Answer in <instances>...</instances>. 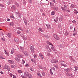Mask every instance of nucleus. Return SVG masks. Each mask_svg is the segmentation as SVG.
I'll return each mask as SVG.
<instances>
[{"instance_id": "28", "label": "nucleus", "mask_w": 78, "mask_h": 78, "mask_svg": "<svg viewBox=\"0 0 78 78\" xmlns=\"http://www.w3.org/2000/svg\"><path fill=\"white\" fill-rule=\"evenodd\" d=\"M74 12L75 14H76V13H78V11H77V10H76V9L74 10Z\"/></svg>"}, {"instance_id": "27", "label": "nucleus", "mask_w": 78, "mask_h": 78, "mask_svg": "<svg viewBox=\"0 0 78 78\" xmlns=\"http://www.w3.org/2000/svg\"><path fill=\"white\" fill-rule=\"evenodd\" d=\"M51 49H52L53 50V51H55L56 50V49H55V48L54 47H51Z\"/></svg>"}, {"instance_id": "40", "label": "nucleus", "mask_w": 78, "mask_h": 78, "mask_svg": "<svg viewBox=\"0 0 78 78\" xmlns=\"http://www.w3.org/2000/svg\"><path fill=\"white\" fill-rule=\"evenodd\" d=\"M51 15H55V12L54 11L51 12Z\"/></svg>"}, {"instance_id": "48", "label": "nucleus", "mask_w": 78, "mask_h": 78, "mask_svg": "<svg viewBox=\"0 0 78 78\" xmlns=\"http://www.w3.org/2000/svg\"><path fill=\"white\" fill-rule=\"evenodd\" d=\"M14 51L13 50H12L11 53V54H13L14 53Z\"/></svg>"}, {"instance_id": "5", "label": "nucleus", "mask_w": 78, "mask_h": 78, "mask_svg": "<svg viewBox=\"0 0 78 78\" xmlns=\"http://www.w3.org/2000/svg\"><path fill=\"white\" fill-rule=\"evenodd\" d=\"M58 62V60L52 59L51 60V62H52V63H54L57 62Z\"/></svg>"}, {"instance_id": "13", "label": "nucleus", "mask_w": 78, "mask_h": 78, "mask_svg": "<svg viewBox=\"0 0 78 78\" xmlns=\"http://www.w3.org/2000/svg\"><path fill=\"white\" fill-rule=\"evenodd\" d=\"M11 9L13 10H15L16 9V7L15 5H13L11 7Z\"/></svg>"}, {"instance_id": "17", "label": "nucleus", "mask_w": 78, "mask_h": 78, "mask_svg": "<svg viewBox=\"0 0 78 78\" xmlns=\"http://www.w3.org/2000/svg\"><path fill=\"white\" fill-rule=\"evenodd\" d=\"M55 10V11H57L58 10V7H54L53 8Z\"/></svg>"}, {"instance_id": "31", "label": "nucleus", "mask_w": 78, "mask_h": 78, "mask_svg": "<svg viewBox=\"0 0 78 78\" xmlns=\"http://www.w3.org/2000/svg\"><path fill=\"white\" fill-rule=\"evenodd\" d=\"M31 60L32 62H34V63L36 62V60H35L31 59Z\"/></svg>"}, {"instance_id": "39", "label": "nucleus", "mask_w": 78, "mask_h": 78, "mask_svg": "<svg viewBox=\"0 0 78 78\" xmlns=\"http://www.w3.org/2000/svg\"><path fill=\"white\" fill-rule=\"evenodd\" d=\"M24 22L25 25H27V21L26 20H24Z\"/></svg>"}, {"instance_id": "4", "label": "nucleus", "mask_w": 78, "mask_h": 78, "mask_svg": "<svg viewBox=\"0 0 78 78\" xmlns=\"http://www.w3.org/2000/svg\"><path fill=\"white\" fill-rule=\"evenodd\" d=\"M22 52L23 53H24V55H25V56H28L29 55V53H28V51H23Z\"/></svg>"}, {"instance_id": "63", "label": "nucleus", "mask_w": 78, "mask_h": 78, "mask_svg": "<svg viewBox=\"0 0 78 78\" xmlns=\"http://www.w3.org/2000/svg\"><path fill=\"white\" fill-rule=\"evenodd\" d=\"M0 73H1V74H3L4 73H3V72H2V71H1L0 72Z\"/></svg>"}, {"instance_id": "49", "label": "nucleus", "mask_w": 78, "mask_h": 78, "mask_svg": "<svg viewBox=\"0 0 78 78\" xmlns=\"http://www.w3.org/2000/svg\"><path fill=\"white\" fill-rule=\"evenodd\" d=\"M34 58H35V59H36L37 57L36 56V55H34Z\"/></svg>"}, {"instance_id": "64", "label": "nucleus", "mask_w": 78, "mask_h": 78, "mask_svg": "<svg viewBox=\"0 0 78 78\" xmlns=\"http://www.w3.org/2000/svg\"><path fill=\"white\" fill-rule=\"evenodd\" d=\"M54 21H55L56 23L57 22V20L55 19L54 20Z\"/></svg>"}, {"instance_id": "46", "label": "nucleus", "mask_w": 78, "mask_h": 78, "mask_svg": "<svg viewBox=\"0 0 78 78\" xmlns=\"http://www.w3.org/2000/svg\"><path fill=\"white\" fill-rule=\"evenodd\" d=\"M64 8L65 9H67V5H64Z\"/></svg>"}, {"instance_id": "58", "label": "nucleus", "mask_w": 78, "mask_h": 78, "mask_svg": "<svg viewBox=\"0 0 78 78\" xmlns=\"http://www.w3.org/2000/svg\"><path fill=\"white\" fill-rule=\"evenodd\" d=\"M26 32L27 33H29V31L28 30H26Z\"/></svg>"}, {"instance_id": "34", "label": "nucleus", "mask_w": 78, "mask_h": 78, "mask_svg": "<svg viewBox=\"0 0 78 78\" xmlns=\"http://www.w3.org/2000/svg\"><path fill=\"white\" fill-rule=\"evenodd\" d=\"M1 41H5V38L4 37L1 38Z\"/></svg>"}, {"instance_id": "24", "label": "nucleus", "mask_w": 78, "mask_h": 78, "mask_svg": "<svg viewBox=\"0 0 78 78\" xmlns=\"http://www.w3.org/2000/svg\"><path fill=\"white\" fill-rule=\"evenodd\" d=\"M74 67L75 69V71H76H76H77V70H78V67H77L76 66H74Z\"/></svg>"}, {"instance_id": "11", "label": "nucleus", "mask_w": 78, "mask_h": 78, "mask_svg": "<svg viewBox=\"0 0 78 78\" xmlns=\"http://www.w3.org/2000/svg\"><path fill=\"white\" fill-rule=\"evenodd\" d=\"M10 64H14V62L13 61V60H8Z\"/></svg>"}, {"instance_id": "15", "label": "nucleus", "mask_w": 78, "mask_h": 78, "mask_svg": "<svg viewBox=\"0 0 78 78\" xmlns=\"http://www.w3.org/2000/svg\"><path fill=\"white\" fill-rule=\"evenodd\" d=\"M12 34L10 33H8V34H7V36L9 37V38H11V36Z\"/></svg>"}, {"instance_id": "36", "label": "nucleus", "mask_w": 78, "mask_h": 78, "mask_svg": "<svg viewBox=\"0 0 78 78\" xmlns=\"http://www.w3.org/2000/svg\"><path fill=\"white\" fill-rule=\"evenodd\" d=\"M29 65L27 63L25 65V66L26 67H29Z\"/></svg>"}, {"instance_id": "44", "label": "nucleus", "mask_w": 78, "mask_h": 78, "mask_svg": "<svg viewBox=\"0 0 78 78\" xmlns=\"http://www.w3.org/2000/svg\"><path fill=\"white\" fill-rule=\"evenodd\" d=\"M62 66L65 67H67V65L66 64H63Z\"/></svg>"}, {"instance_id": "47", "label": "nucleus", "mask_w": 78, "mask_h": 78, "mask_svg": "<svg viewBox=\"0 0 78 78\" xmlns=\"http://www.w3.org/2000/svg\"><path fill=\"white\" fill-rule=\"evenodd\" d=\"M62 62H64V61L61 62H60V63L61 65H62V66L63 65V64H64V63H62Z\"/></svg>"}, {"instance_id": "59", "label": "nucleus", "mask_w": 78, "mask_h": 78, "mask_svg": "<svg viewBox=\"0 0 78 78\" xmlns=\"http://www.w3.org/2000/svg\"><path fill=\"white\" fill-rule=\"evenodd\" d=\"M16 78V76H15L14 75H13V77H12V78Z\"/></svg>"}, {"instance_id": "54", "label": "nucleus", "mask_w": 78, "mask_h": 78, "mask_svg": "<svg viewBox=\"0 0 78 78\" xmlns=\"http://www.w3.org/2000/svg\"><path fill=\"white\" fill-rule=\"evenodd\" d=\"M50 53H47V55H48V56H50Z\"/></svg>"}, {"instance_id": "2", "label": "nucleus", "mask_w": 78, "mask_h": 78, "mask_svg": "<svg viewBox=\"0 0 78 78\" xmlns=\"http://www.w3.org/2000/svg\"><path fill=\"white\" fill-rule=\"evenodd\" d=\"M4 69H7L8 71H10V68L9 67L8 65L5 64L4 66Z\"/></svg>"}, {"instance_id": "45", "label": "nucleus", "mask_w": 78, "mask_h": 78, "mask_svg": "<svg viewBox=\"0 0 78 78\" xmlns=\"http://www.w3.org/2000/svg\"><path fill=\"white\" fill-rule=\"evenodd\" d=\"M28 77L30 78H32V76L31 74L29 75Z\"/></svg>"}, {"instance_id": "14", "label": "nucleus", "mask_w": 78, "mask_h": 78, "mask_svg": "<svg viewBox=\"0 0 78 78\" xmlns=\"http://www.w3.org/2000/svg\"><path fill=\"white\" fill-rule=\"evenodd\" d=\"M30 49L32 52H33H33H34V48H33V47L32 46H31Z\"/></svg>"}, {"instance_id": "21", "label": "nucleus", "mask_w": 78, "mask_h": 78, "mask_svg": "<svg viewBox=\"0 0 78 78\" xmlns=\"http://www.w3.org/2000/svg\"><path fill=\"white\" fill-rule=\"evenodd\" d=\"M22 64L23 65H24V64L25 63V60L24 59H22Z\"/></svg>"}, {"instance_id": "7", "label": "nucleus", "mask_w": 78, "mask_h": 78, "mask_svg": "<svg viewBox=\"0 0 78 78\" xmlns=\"http://www.w3.org/2000/svg\"><path fill=\"white\" fill-rule=\"evenodd\" d=\"M24 75H25L26 78H27V77H28V76H29V74H28V72H25Z\"/></svg>"}, {"instance_id": "51", "label": "nucleus", "mask_w": 78, "mask_h": 78, "mask_svg": "<svg viewBox=\"0 0 78 78\" xmlns=\"http://www.w3.org/2000/svg\"><path fill=\"white\" fill-rule=\"evenodd\" d=\"M39 68L40 69H43V68L41 66H39Z\"/></svg>"}, {"instance_id": "12", "label": "nucleus", "mask_w": 78, "mask_h": 78, "mask_svg": "<svg viewBox=\"0 0 78 78\" xmlns=\"http://www.w3.org/2000/svg\"><path fill=\"white\" fill-rule=\"evenodd\" d=\"M70 69L69 68L65 69V71H66V72H67V73H69V72H70Z\"/></svg>"}, {"instance_id": "18", "label": "nucleus", "mask_w": 78, "mask_h": 78, "mask_svg": "<svg viewBox=\"0 0 78 78\" xmlns=\"http://www.w3.org/2000/svg\"><path fill=\"white\" fill-rule=\"evenodd\" d=\"M41 73L43 76H45V72H41Z\"/></svg>"}, {"instance_id": "35", "label": "nucleus", "mask_w": 78, "mask_h": 78, "mask_svg": "<svg viewBox=\"0 0 78 78\" xmlns=\"http://www.w3.org/2000/svg\"><path fill=\"white\" fill-rule=\"evenodd\" d=\"M61 9L62 11H66V9L64 7H61Z\"/></svg>"}, {"instance_id": "6", "label": "nucleus", "mask_w": 78, "mask_h": 78, "mask_svg": "<svg viewBox=\"0 0 78 78\" xmlns=\"http://www.w3.org/2000/svg\"><path fill=\"white\" fill-rule=\"evenodd\" d=\"M46 48L47 50V51H48L50 52L51 51V49H50V48L48 46H46Z\"/></svg>"}, {"instance_id": "42", "label": "nucleus", "mask_w": 78, "mask_h": 78, "mask_svg": "<svg viewBox=\"0 0 78 78\" xmlns=\"http://www.w3.org/2000/svg\"><path fill=\"white\" fill-rule=\"evenodd\" d=\"M9 75H10V76L11 77H12V76H13V74H12L11 73H10L9 74Z\"/></svg>"}, {"instance_id": "3", "label": "nucleus", "mask_w": 78, "mask_h": 78, "mask_svg": "<svg viewBox=\"0 0 78 78\" xmlns=\"http://www.w3.org/2000/svg\"><path fill=\"white\" fill-rule=\"evenodd\" d=\"M55 39L56 40H59V37L57 35L54 34L53 35Z\"/></svg>"}, {"instance_id": "61", "label": "nucleus", "mask_w": 78, "mask_h": 78, "mask_svg": "<svg viewBox=\"0 0 78 78\" xmlns=\"http://www.w3.org/2000/svg\"><path fill=\"white\" fill-rule=\"evenodd\" d=\"M72 22L73 23H75V22H76V21H75V20H73L72 21Z\"/></svg>"}, {"instance_id": "25", "label": "nucleus", "mask_w": 78, "mask_h": 78, "mask_svg": "<svg viewBox=\"0 0 78 78\" xmlns=\"http://www.w3.org/2000/svg\"><path fill=\"white\" fill-rule=\"evenodd\" d=\"M47 43L48 44L50 45H51L52 46V47H53V44H51V43L48 41Z\"/></svg>"}, {"instance_id": "32", "label": "nucleus", "mask_w": 78, "mask_h": 78, "mask_svg": "<svg viewBox=\"0 0 78 78\" xmlns=\"http://www.w3.org/2000/svg\"><path fill=\"white\" fill-rule=\"evenodd\" d=\"M10 25L11 27L13 25H14V23H10Z\"/></svg>"}, {"instance_id": "53", "label": "nucleus", "mask_w": 78, "mask_h": 78, "mask_svg": "<svg viewBox=\"0 0 78 78\" xmlns=\"http://www.w3.org/2000/svg\"><path fill=\"white\" fill-rule=\"evenodd\" d=\"M0 6H1L2 7H4L5 6H4L3 5L0 4Z\"/></svg>"}, {"instance_id": "57", "label": "nucleus", "mask_w": 78, "mask_h": 78, "mask_svg": "<svg viewBox=\"0 0 78 78\" xmlns=\"http://www.w3.org/2000/svg\"><path fill=\"white\" fill-rule=\"evenodd\" d=\"M66 75H67V76H69L70 74L68 73H67L66 74Z\"/></svg>"}, {"instance_id": "50", "label": "nucleus", "mask_w": 78, "mask_h": 78, "mask_svg": "<svg viewBox=\"0 0 78 78\" xmlns=\"http://www.w3.org/2000/svg\"><path fill=\"white\" fill-rule=\"evenodd\" d=\"M65 34L66 35H68V34H69V33L67 32V31H66V32H65Z\"/></svg>"}, {"instance_id": "16", "label": "nucleus", "mask_w": 78, "mask_h": 78, "mask_svg": "<svg viewBox=\"0 0 78 78\" xmlns=\"http://www.w3.org/2000/svg\"><path fill=\"white\" fill-rule=\"evenodd\" d=\"M18 58H22V54H19L17 56Z\"/></svg>"}, {"instance_id": "20", "label": "nucleus", "mask_w": 78, "mask_h": 78, "mask_svg": "<svg viewBox=\"0 0 78 78\" xmlns=\"http://www.w3.org/2000/svg\"><path fill=\"white\" fill-rule=\"evenodd\" d=\"M15 32L17 34H19L20 33V32L19 30H15Z\"/></svg>"}, {"instance_id": "30", "label": "nucleus", "mask_w": 78, "mask_h": 78, "mask_svg": "<svg viewBox=\"0 0 78 78\" xmlns=\"http://www.w3.org/2000/svg\"><path fill=\"white\" fill-rule=\"evenodd\" d=\"M50 73L51 75H53V72H52V70H51V69H50Z\"/></svg>"}, {"instance_id": "62", "label": "nucleus", "mask_w": 78, "mask_h": 78, "mask_svg": "<svg viewBox=\"0 0 78 78\" xmlns=\"http://www.w3.org/2000/svg\"><path fill=\"white\" fill-rule=\"evenodd\" d=\"M11 67L12 68H14V66L13 65H11Z\"/></svg>"}, {"instance_id": "22", "label": "nucleus", "mask_w": 78, "mask_h": 78, "mask_svg": "<svg viewBox=\"0 0 78 78\" xmlns=\"http://www.w3.org/2000/svg\"><path fill=\"white\" fill-rule=\"evenodd\" d=\"M70 8H71V9L73 8H75V5H74L73 4H71L70 6Z\"/></svg>"}, {"instance_id": "37", "label": "nucleus", "mask_w": 78, "mask_h": 78, "mask_svg": "<svg viewBox=\"0 0 78 78\" xmlns=\"http://www.w3.org/2000/svg\"><path fill=\"white\" fill-rule=\"evenodd\" d=\"M21 77H22V78H26V76H25V75H24L23 74H22L21 75Z\"/></svg>"}, {"instance_id": "23", "label": "nucleus", "mask_w": 78, "mask_h": 78, "mask_svg": "<svg viewBox=\"0 0 78 78\" xmlns=\"http://www.w3.org/2000/svg\"><path fill=\"white\" fill-rule=\"evenodd\" d=\"M14 40H15V41L16 42H18V41H19V39H18V38H15Z\"/></svg>"}, {"instance_id": "8", "label": "nucleus", "mask_w": 78, "mask_h": 78, "mask_svg": "<svg viewBox=\"0 0 78 78\" xmlns=\"http://www.w3.org/2000/svg\"><path fill=\"white\" fill-rule=\"evenodd\" d=\"M15 60L17 62H19V61H20V58H19L17 57H16L15 58Z\"/></svg>"}, {"instance_id": "60", "label": "nucleus", "mask_w": 78, "mask_h": 78, "mask_svg": "<svg viewBox=\"0 0 78 78\" xmlns=\"http://www.w3.org/2000/svg\"><path fill=\"white\" fill-rule=\"evenodd\" d=\"M29 2L30 3H32V1L31 0H29Z\"/></svg>"}, {"instance_id": "26", "label": "nucleus", "mask_w": 78, "mask_h": 78, "mask_svg": "<svg viewBox=\"0 0 78 78\" xmlns=\"http://www.w3.org/2000/svg\"><path fill=\"white\" fill-rule=\"evenodd\" d=\"M38 30L40 31L41 32H44V30H42V28H40L38 29Z\"/></svg>"}, {"instance_id": "55", "label": "nucleus", "mask_w": 78, "mask_h": 78, "mask_svg": "<svg viewBox=\"0 0 78 78\" xmlns=\"http://www.w3.org/2000/svg\"><path fill=\"white\" fill-rule=\"evenodd\" d=\"M70 30H72L73 28V26H71V27H70Z\"/></svg>"}, {"instance_id": "52", "label": "nucleus", "mask_w": 78, "mask_h": 78, "mask_svg": "<svg viewBox=\"0 0 78 78\" xmlns=\"http://www.w3.org/2000/svg\"><path fill=\"white\" fill-rule=\"evenodd\" d=\"M51 0L52 2H53L54 3H56V1H55V0Z\"/></svg>"}, {"instance_id": "1", "label": "nucleus", "mask_w": 78, "mask_h": 78, "mask_svg": "<svg viewBox=\"0 0 78 78\" xmlns=\"http://www.w3.org/2000/svg\"><path fill=\"white\" fill-rule=\"evenodd\" d=\"M15 14H16V16H17V17H20V18L21 17H22V15L20 13H19V12H15Z\"/></svg>"}, {"instance_id": "41", "label": "nucleus", "mask_w": 78, "mask_h": 78, "mask_svg": "<svg viewBox=\"0 0 78 78\" xmlns=\"http://www.w3.org/2000/svg\"><path fill=\"white\" fill-rule=\"evenodd\" d=\"M30 70H31V71H33L34 69H33V68L31 67L30 68Z\"/></svg>"}, {"instance_id": "9", "label": "nucleus", "mask_w": 78, "mask_h": 78, "mask_svg": "<svg viewBox=\"0 0 78 78\" xmlns=\"http://www.w3.org/2000/svg\"><path fill=\"white\" fill-rule=\"evenodd\" d=\"M39 56H40L41 59H44V56H43V55L41 53H39Z\"/></svg>"}, {"instance_id": "38", "label": "nucleus", "mask_w": 78, "mask_h": 78, "mask_svg": "<svg viewBox=\"0 0 78 78\" xmlns=\"http://www.w3.org/2000/svg\"><path fill=\"white\" fill-rule=\"evenodd\" d=\"M0 58L1 59H5V58L3 57L2 56H0Z\"/></svg>"}, {"instance_id": "19", "label": "nucleus", "mask_w": 78, "mask_h": 78, "mask_svg": "<svg viewBox=\"0 0 78 78\" xmlns=\"http://www.w3.org/2000/svg\"><path fill=\"white\" fill-rule=\"evenodd\" d=\"M5 54H6V55H7V56H9V52H6V50H5Z\"/></svg>"}, {"instance_id": "10", "label": "nucleus", "mask_w": 78, "mask_h": 78, "mask_svg": "<svg viewBox=\"0 0 78 78\" xmlns=\"http://www.w3.org/2000/svg\"><path fill=\"white\" fill-rule=\"evenodd\" d=\"M46 25L48 29V30H50V29H51V27H50V25L48 24H47Z\"/></svg>"}, {"instance_id": "43", "label": "nucleus", "mask_w": 78, "mask_h": 78, "mask_svg": "<svg viewBox=\"0 0 78 78\" xmlns=\"http://www.w3.org/2000/svg\"><path fill=\"white\" fill-rule=\"evenodd\" d=\"M21 50H23H23L24 49V47H21Z\"/></svg>"}, {"instance_id": "56", "label": "nucleus", "mask_w": 78, "mask_h": 78, "mask_svg": "<svg viewBox=\"0 0 78 78\" xmlns=\"http://www.w3.org/2000/svg\"><path fill=\"white\" fill-rule=\"evenodd\" d=\"M69 76H71L72 77H73V75H72V74H69Z\"/></svg>"}, {"instance_id": "29", "label": "nucleus", "mask_w": 78, "mask_h": 78, "mask_svg": "<svg viewBox=\"0 0 78 78\" xmlns=\"http://www.w3.org/2000/svg\"><path fill=\"white\" fill-rule=\"evenodd\" d=\"M37 75H38V76H40V77H42V76L41 75V73H37Z\"/></svg>"}, {"instance_id": "33", "label": "nucleus", "mask_w": 78, "mask_h": 78, "mask_svg": "<svg viewBox=\"0 0 78 78\" xmlns=\"http://www.w3.org/2000/svg\"><path fill=\"white\" fill-rule=\"evenodd\" d=\"M18 73H23V72H22V71H21L20 70H18Z\"/></svg>"}]
</instances>
